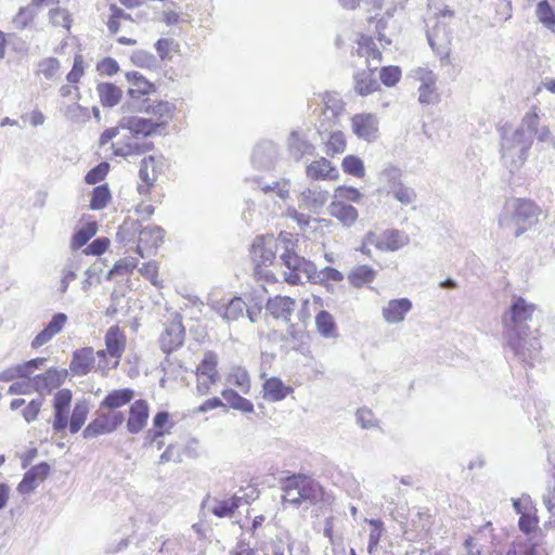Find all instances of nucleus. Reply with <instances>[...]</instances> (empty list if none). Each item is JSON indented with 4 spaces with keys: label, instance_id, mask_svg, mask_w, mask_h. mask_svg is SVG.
<instances>
[{
    "label": "nucleus",
    "instance_id": "obj_16",
    "mask_svg": "<svg viewBox=\"0 0 555 555\" xmlns=\"http://www.w3.org/2000/svg\"><path fill=\"white\" fill-rule=\"evenodd\" d=\"M72 399L73 395L69 389H61L54 395V421L52 426L55 431H62L67 427Z\"/></svg>",
    "mask_w": 555,
    "mask_h": 555
},
{
    "label": "nucleus",
    "instance_id": "obj_35",
    "mask_svg": "<svg viewBox=\"0 0 555 555\" xmlns=\"http://www.w3.org/2000/svg\"><path fill=\"white\" fill-rule=\"evenodd\" d=\"M95 91L103 107H114L122 98V90L112 82H99Z\"/></svg>",
    "mask_w": 555,
    "mask_h": 555
},
{
    "label": "nucleus",
    "instance_id": "obj_20",
    "mask_svg": "<svg viewBox=\"0 0 555 555\" xmlns=\"http://www.w3.org/2000/svg\"><path fill=\"white\" fill-rule=\"evenodd\" d=\"M119 127L129 130L135 138H138L139 134L150 137L158 131L157 124L154 122V119L138 116L122 117L119 120Z\"/></svg>",
    "mask_w": 555,
    "mask_h": 555
},
{
    "label": "nucleus",
    "instance_id": "obj_29",
    "mask_svg": "<svg viewBox=\"0 0 555 555\" xmlns=\"http://www.w3.org/2000/svg\"><path fill=\"white\" fill-rule=\"evenodd\" d=\"M94 351L91 347L77 349L73 353V359L69 364V370L74 375L85 376L93 366Z\"/></svg>",
    "mask_w": 555,
    "mask_h": 555
},
{
    "label": "nucleus",
    "instance_id": "obj_58",
    "mask_svg": "<svg viewBox=\"0 0 555 555\" xmlns=\"http://www.w3.org/2000/svg\"><path fill=\"white\" fill-rule=\"evenodd\" d=\"M393 196L402 205H410L416 199V193L412 188H409L401 183L397 185L393 190L388 192Z\"/></svg>",
    "mask_w": 555,
    "mask_h": 555
},
{
    "label": "nucleus",
    "instance_id": "obj_63",
    "mask_svg": "<svg viewBox=\"0 0 555 555\" xmlns=\"http://www.w3.org/2000/svg\"><path fill=\"white\" fill-rule=\"evenodd\" d=\"M77 270L78 268L74 262H69L63 268L59 287L61 294H65L69 284L77 279Z\"/></svg>",
    "mask_w": 555,
    "mask_h": 555
},
{
    "label": "nucleus",
    "instance_id": "obj_26",
    "mask_svg": "<svg viewBox=\"0 0 555 555\" xmlns=\"http://www.w3.org/2000/svg\"><path fill=\"white\" fill-rule=\"evenodd\" d=\"M126 79L131 85L128 90V94L131 98V105L135 107V100H139L142 95H149L155 92V86L150 82L142 74L139 72H128L126 73Z\"/></svg>",
    "mask_w": 555,
    "mask_h": 555
},
{
    "label": "nucleus",
    "instance_id": "obj_36",
    "mask_svg": "<svg viewBox=\"0 0 555 555\" xmlns=\"http://www.w3.org/2000/svg\"><path fill=\"white\" fill-rule=\"evenodd\" d=\"M263 397L269 401L276 402L284 400L291 392H293V388L286 386L282 379L278 377L268 378L263 385Z\"/></svg>",
    "mask_w": 555,
    "mask_h": 555
},
{
    "label": "nucleus",
    "instance_id": "obj_8",
    "mask_svg": "<svg viewBox=\"0 0 555 555\" xmlns=\"http://www.w3.org/2000/svg\"><path fill=\"white\" fill-rule=\"evenodd\" d=\"M125 421L122 412L113 411L100 414L83 429L82 436L86 439L95 438L101 435L111 434Z\"/></svg>",
    "mask_w": 555,
    "mask_h": 555
},
{
    "label": "nucleus",
    "instance_id": "obj_64",
    "mask_svg": "<svg viewBox=\"0 0 555 555\" xmlns=\"http://www.w3.org/2000/svg\"><path fill=\"white\" fill-rule=\"evenodd\" d=\"M49 18L52 25L54 26H62L66 29H69L70 27V15L69 13L61 8H55L50 10L49 12Z\"/></svg>",
    "mask_w": 555,
    "mask_h": 555
},
{
    "label": "nucleus",
    "instance_id": "obj_2",
    "mask_svg": "<svg viewBox=\"0 0 555 555\" xmlns=\"http://www.w3.org/2000/svg\"><path fill=\"white\" fill-rule=\"evenodd\" d=\"M541 209L533 202L516 198L507 202L499 217V227L519 237L539 222Z\"/></svg>",
    "mask_w": 555,
    "mask_h": 555
},
{
    "label": "nucleus",
    "instance_id": "obj_43",
    "mask_svg": "<svg viewBox=\"0 0 555 555\" xmlns=\"http://www.w3.org/2000/svg\"><path fill=\"white\" fill-rule=\"evenodd\" d=\"M401 178L402 170L392 164H386L378 173V182L384 185L387 192L400 185L402 183Z\"/></svg>",
    "mask_w": 555,
    "mask_h": 555
},
{
    "label": "nucleus",
    "instance_id": "obj_34",
    "mask_svg": "<svg viewBox=\"0 0 555 555\" xmlns=\"http://www.w3.org/2000/svg\"><path fill=\"white\" fill-rule=\"evenodd\" d=\"M330 215L340 221L345 227H351L358 219V210L350 204L341 201L333 202L328 206Z\"/></svg>",
    "mask_w": 555,
    "mask_h": 555
},
{
    "label": "nucleus",
    "instance_id": "obj_50",
    "mask_svg": "<svg viewBox=\"0 0 555 555\" xmlns=\"http://www.w3.org/2000/svg\"><path fill=\"white\" fill-rule=\"evenodd\" d=\"M315 324L322 336L332 337L335 335L336 325L330 312L325 310L320 311L315 317Z\"/></svg>",
    "mask_w": 555,
    "mask_h": 555
},
{
    "label": "nucleus",
    "instance_id": "obj_6",
    "mask_svg": "<svg viewBox=\"0 0 555 555\" xmlns=\"http://www.w3.org/2000/svg\"><path fill=\"white\" fill-rule=\"evenodd\" d=\"M289 233H281L278 238L273 235H260L257 236L250 247V255L255 262V274L262 272V267H268L273 263L275 255L280 249H283L284 236Z\"/></svg>",
    "mask_w": 555,
    "mask_h": 555
},
{
    "label": "nucleus",
    "instance_id": "obj_55",
    "mask_svg": "<svg viewBox=\"0 0 555 555\" xmlns=\"http://www.w3.org/2000/svg\"><path fill=\"white\" fill-rule=\"evenodd\" d=\"M218 364V357L214 351H207L199 365L196 369L197 375H214L218 374L216 367Z\"/></svg>",
    "mask_w": 555,
    "mask_h": 555
},
{
    "label": "nucleus",
    "instance_id": "obj_40",
    "mask_svg": "<svg viewBox=\"0 0 555 555\" xmlns=\"http://www.w3.org/2000/svg\"><path fill=\"white\" fill-rule=\"evenodd\" d=\"M376 31L378 35V41L383 47L389 46L392 43V36L398 31L397 22L393 20L392 15L387 14L379 18L376 22Z\"/></svg>",
    "mask_w": 555,
    "mask_h": 555
},
{
    "label": "nucleus",
    "instance_id": "obj_9",
    "mask_svg": "<svg viewBox=\"0 0 555 555\" xmlns=\"http://www.w3.org/2000/svg\"><path fill=\"white\" fill-rule=\"evenodd\" d=\"M366 243L382 251H396L409 243V236L395 229L386 230L382 234L370 231L366 233Z\"/></svg>",
    "mask_w": 555,
    "mask_h": 555
},
{
    "label": "nucleus",
    "instance_id": "obj_28",
    "mask_svg": "<svg viewBox=\"0 0 555 555\" xmlns=\"http://www.w3.org/2000/svg\"><path fill=\"white\" fill-rule=\"evenodd\" d=\"M296 302L287 296H275L270 298L267 302V311L274 318L289 322L291 317L295 310Z\"/></svg>",
    "mask_w": 555,
    "mask_h": 555
},
{
    "label": "nucleus",
    "instance_id": "obj_38",
    "mask_svg": "<svg viewBox=\"0 0 555 555\" xmlns=\"http://www.w3.org/2000/svg\"><path fill=\"white\" fill-rule=\"evenodd\" d=\"M134 397V391L130 388L115 389L108 392L102 400L100 408L115 410L128 404Z\"/></svg>",
    "mask_w": 555,
    "mask_h": 555
},
{
    "label": "nucleus",
    "instance_id": "obj_47",
    "mask_svg": "<svg viewBox=\"0 0 555 555\" xmlns=\"http://www.w3.org/2000/svg\"><path fill=\"white\" fill-rule=\"evenodd\" d=\"M98 224L96 222H88L78 229L72 237L70 247L76 250L85 246L91 237L96 234Z\"/></svg>",
    "mask_w": 555,
    "mask_h": 555
},
{
    "label": "nucleus",
    "instance_id": "obj_11",
    "mask_svg": "<svg viewBox=\"0 0 555 555\" xmlns=\"http://www.w3.org/2000/svg\"><path fill=\"white\" fill-rule=\"evenodd\" d=\"M185 330L181 317H176L170 323L166 324L164 332L159 337L162 350L169 354L183 345Z\"/></svg>",
    "mask_w": 555,
    "mask_h": 555
},
{
    "label": "nucleus",
    "instance_id": "obj_57",
    "mask_svg": "<svg viewBox=\"0 0 555 555\" xmlns=\"http://www.w3.org/2000/svg\"><path fill=\"white\" fill-rule=\"evenodd\" d=\"M131 62L139 67L153 68L157 66L156 57L147 51L135 50L130 56Z\"/></svg>",
    "mask_w": 555,
    "mask_h": 555
},
{
    "label": "nucleus",
    "instance_id": "obj_42",
    "mask_svg": "<svg viewBox=\"0 0 555 555\" xmlns=\"http://www.w3.org/2000/svg\"><path fill=\"white\" fill-rule=\"evenodd\" d=\"M222 398L227 404L245 414L254 413V404L250 400L242 397L237 391L233 389H224L221 391Z\"/></svg>",
    "mask_w": 555,
    "mask_h": 555
},
{
    "label": "nucleus",
    "instance_id": "obj_30",
    "mask_svg": "<svg viewBox=\"0 0 555 555\" xmlns=\"http://www.w3.org/2000/svg\"><path fill=\"white\" fill-rule=\"evenodd\" d=\"M330 198V193L318 186L309 188L301 192L299 196L300 205L307 209L317 211L323 207Z\"/></svg>",
    "mask_w": 555,
    "mask_h": 555
},
{
    "label": "nucleus",
    "instance_id": "obj_4",
    "mask_svg": "<svg viewBox=\"0 0 555 555\" xmlns=\"http://www.w3.org/2000/svg\"><path fill=\"white\" fill-rule=\"evenodd\" d=\"M138 234L139 245L137 247L138 253L143 257L141 251L142 247L153 248L157 247L164 238L165 231L158 225L141 227V223L134 219H126L119 227L117 235H124V238L131 240Z\"/></svg>",
    "mask_w": 555,
    "mask_h": 555
},
{
    "label": "nucleus",
    "instance_id": "obj_24",
    "mask_svg": "<svg viewBox=\"0 0 555 555\" xmlns=\"http://www.w3.org/2000/svg\"><path fill=\"white\" fill-rule=\"evenodd\" d=\"M299 492H300V504L308 502L313 505L323 500L324 490L321 485L313 478L298 474Z\"/></svg>",
    "mask_w": 555,
    "mask_h": 555
},
{
    "label": "nucleus",
    "instance_id": "obj_45",
    "mask_svg": "<svg viewBox=\"0 0 555 555\" xmlns=\"http://www.w3.org/2000/svg\"><path fill=\"white\" fill-rule=\"evenodd\" d=\"M375 276L376 271L373 268L366 264H362L353 268L350 271L348 274V281L353 287L360 288L363 285L371 283Z\"/></svg>",
    "mask_w": 555,
    "mask_h": 555
},
{
    "label": "nucleus",
    "instance_id": "obj_54",
    "mask_svg": "<svg viewBox=\"0 0 555 555\" xmlns=\"http://www.w3.org/2000/svg\"><path fill=\"white\" fill-rule=\"evenodd\" d=\"M34 390L42 393L50 392L52 389L57 388L52 369H49L43 374H38L34 378Z\"/></svg>",
    "mask_w": 555,
    "mask_h": 555
},
{
    "label": "nucleus",
    "instance_id": "obj_22",
    "mask_svg": "<svg viewBox=\"0 0 555 555\" xmlns=\"http://www.w3.org/2000/svg\"><path fill=\"white\" fill-rule=\"evenodd\" d=\"M50 472V465L46 462H41L30 469H28L22 479V481L17 486V491L21 494H29L33 492L37 486L39 480H43Z\"/></svg>",
    "mask_w": 555,
    "mask_h": 555
},
{
    "label": "nucleus",
    "instance_id": "obj_5",
    "mask_svg": "<svg viewBox=\"0 0 555 555\" xmlns=\"http://www.w3.org/2000/svg\"><path fill=\"white\" fill-rule=\"evenodd\" d=\"M532 142L524 139L521 133L504 134L501 139V153L504 165L514 171L519 169L528 158Z\"/></svg>",
    "mask_w": 555,
    "mask_h": 555
},
{
    "label": "nucleus",
    "instance_id": "obj_59",
    "mask_svg": "<svg viewBox=\"0 0 555 555\" xmlns=\"http://www.w3.org/2000/svg\"><path fill=\"white\" fill-rule=\"evenodd\" d=\"M60 69V62L56 57H46L38 63V75H43L48 80L52 79Z\"/></svg>",
    "mask_w": 555,
    "mask_h": 555
},
{
    "label": "nucleus",
    "instance_id": "obj_32",
    "mask_svg": "<svg viewBox=\"0 0 555 555\" xmlns=\"http://www.w3.org/2000/svg\"><path fill=\"white\" fill-rule=\"evenodd\" d=\"M357 53L366 59V67L377 66L382 61V52L377 48L374 39L369 36H361L358 41Z\"/></svg>",
    "mask_w": 555,
    "mask_h": 555
},
{
    "label": "nucleus",
    "instance_id": "obj_56",
    "mask_svg": "<svg viewBox=\"0 0 555 555\" xmlns=\"http://www.w3.org/2000/svg\"><path fill=\"white\" fill-rule=\"evenodd\" d=\"M37 11L31 5L21 8L13 18V24L17 29L26 28L36 17Z\"/></svg>",
    "mask_w": 555,
    "mask_h": 555
},
{
    "label": "nucleus",
    "instance_id": "obj_33",
    "mask_svg": "<svg viewBox=\"0 0 555 555\" xmlns=\"http://www.w3.org/2000/svg\"><path fill=\"white\" fill-rule=\"evenodd\" d=\"M106 351L111 357L120 358L125 351L126 336L117 325L111 326L105 334Z\"/></svg>",
    "mask_w": 555,
    "mask_h": 555
},
{
    "label": "nucleus",
    "instance_id": "obj_51",
    "mask_svg": "<svg viewBox=\"0 0 555 555\" xmlns=\"http://www.w3.org/2000/svg\"><path fill=\"white\" fill-rule=\"evenodd\" d=\"M228 380L238 387L245 395L250 390L249 375L247 371L241 366H235L231 370Z\"/></svg>",
    "mask_w": 555,
    "mask_h": 555
},
{
    "label": "nucleus",
    "instance_id": "obj_37",
    "mask_svg": "<svg viewBox=\"0 0 555 555\" xmlns=\"http://www.w3.org/2000/svg\"><path fill=\"white\" fill-rule=\"evenodd\" d=\"M324 107L319 121L331 122L337 125L338 117L344 112V103L335 95L325 94L323 98Z\"/></svg>",
    "mask_w": 555,
    "mask_h": 555
},
{
    "label": "nucleus",
    "instance_id": "obj_25",
    "mask_svg": "<svg viewBox=\"0 0 555 555\" xmlns=\"http://www.w3.org/2000/svg\"><path fill=\"white\" fill-rule=\"evenodd\" d=\"M149 418V404L145 400H135L129 410L127 429L131 434L140 433L146 425Z\"/></svg>",
    "mask_w": 555,
    "mask_h": 555
},
{
    "label": "nucleus",
    "instance_id": "obj_7",
    "mask_svg": "<svg viewBox=\"0 0 555 555\" xmlns=\"http://www.w3.org/2000/svg\"><path fill=\"white\" fill-rule=\"evenodd\" d=\"M317 132L324 145V152L328 156L343 154L346 150L345 134L337 128V125L331 122L319 121Z\"/></svg>",
    "mask_w": 555,
    "mask_h": 555
},
{
    "label": "nucleus",
    "instance_id": "obj_44",
    "mask_svg": "<svg viewBox=\"0 0 555 555\" xmlns=\"http://www.w3.org/2000/svg\"><path fill=\"white\" fill-rule=\"evenodd\" d=\"M298 474L287 477L282 482L283 501L289 503L294 507L300 506V492Z\"/></svg>",
    "mask_w": 555,
    "mask_h": 555
},
{
    "label": "nucleus",
    "instance_id": "obj_46",
    "mask_svg": "<svg viewBox=\"0 0 555 555\" xmlns=\"http://www.w3.org/2000/svg\"><path fill=\"white\" fill-rule=\"evenodd\" d=\"M89 413V403L81 400L75 403L70 420L67 424L72 434L78 433L85 424Z\"/></svg>",
    "mask_w": 555,
    "mask_h": 555
},
{
    "label": "nucleus",
    "instance_id": "obj_60",
    "mask_svg": "<svg viewBox=\"0 0 555 555\" xmlns=\"http://www.w3.org/2000/svg\"><path fill=\"white\" fill-rule=\"evenodd\" d=\"M344 275L340 271L337 269H334L332 267H325L322 270H318L315 268V274L313 278L314 284H322L326 281H333V282H340L343 281Z\"/></svg>",
    "mask_w": 555,
    "mask_h": 555
},
{
    "label": "nucleus",
    "instance_id": "obj_39",
    "mask_svg": "<svg viewBox=\"0 0 555 555\" xmlns=\"http://www.w3.org/2000/svg\"><path fill=\"white\" fill-rule=\"evenodd\" d=\"M242 498L233 495L225 500L214 499L209 511L217 517H230L241 506Z\"/></svg>",
    "mask_w": 555,
    "mask_h": 555
},
{
    "label": "nucleus",
    "instance_id": "obj_48",
    "mask_svg": "<svg viewBox=\"0 0 555 555\" xmlns=\"http://www.w3.org/2000/svg\"><path fill=\"white\" fill-rule=\"evenodd\" d=\"M539 120L540 118L534 111L528 112L524 116L520 126L514 132L521 133L524 139L528 138L529 141L533 142L534 134L539 129Z\"/></svg>",
    "mask_w": 555,
    "mask_h": 555
},
{
    "label": "nucleus",
    "instance_id": "obj_18",
    "mask_svg": "<svg viewBox=\"0 0 555 555\" xmlns=\"http://www.w3.org/2000/svg\"><path fill=\"white\" fill-rule=\"evenodd\" d=\"M278 158V146L272 141L258 143L251 154L253 166L257 169H271Z\"/></svg>",
    "mask_w": 555,
    "mask_h": 555
},
{
    "label": "nucleus",
    "instance_id": "obj_52",
    "mask_svg": "<svg viewBox=\"0 0 555 555\" xmlns=\"http://www.w3.org/2000/svg\"><path fill=\"white\" fill-rule=\"evenodd\" d=\"M535 14L541 24L550 30H555V13L546 0L538 3Z\"/></svg>",
    "mask_w": 555,
    "mask_h": 555
},
{
    "label": "nucleus",
    "instance_id": "obj_14",
    "mask_svg": "<svg viewBox=\"0 0 555 555\" xmlns=\"http://www.w3.org/2000/svg\"><path fill=\"white\" fill-rule=\"evenodd\" d=\"M286 146L289 156L296 162L301 160L305 156L313 155L315 150L302 129L291 131L286 139Z\"/></svg>",
    "mask_w": 555,
    "mask_h": 555
},
{
    "label": "nucleus",
    "instance_id": "obj_10",
    "mask_svg": "<svg viewBox=\"0 0 555 555\" xmlns=\"http://www.w3.org/2000/svg\"><path fill=\"white\" fill-rule=\"evenodd\" d=\"M164 158L163 156L150 155L141 160L139 169V178L142 184H139L137 190L141 195L149 193L150 188L155 184L158 176L163 170Z\"/></svg>",
    "mask_w": 555,
    "mask_h": 555
},
{
    "label": "nucleus",
    "instance_id": "obj_31",
    "mask_svg": "<svg viewBox=\"0 0 555 555\" xmlns=\"http://www.w3.org/2000/svg\"><path fill=\"white\" fill-rule=\"evenodd\" d=\"M428 43L430 48L439 55L441 59L449 55V38L446 33V26L437 24L431 30H428L426 34Z\"/></svg>",
    "mask_w": 555,
    "mask_h": 555
},
{
    "label": "nucleus",
    "instance_id": "obj_21",
    "mask_svg": "<svg viewBox=\"0 0 555 555\" xmlns=\"http://www.w3.org/2000/svg\"><path fill=\"white\" fill-rule=\"evenodd\" d=\"M411 309L412 301L409 298L391 299L383 308L382 314L388 324H397L404 321Z\"/></svg>",
    "mask_w": 555,
    "mask_h": 555
},
{
    "label": "nucleus",
    "instance_id": "obj_61",
    "mask_svg": "<svg viewBox=\"0 0 555 555\" xmlns=\"http://www.w3.org/2000/svg\"><path fill=\"white\" fill-rule=\"evenodd\" d=\"M401 78V69L398 66H384L379 72V79L386 87L396 86Z\"/></svg>",
    "mask_w": 555,
    "mask_h": 555
},
{
    "label": "nucleus",
    "instance_id": "obj_62",
    "mask_svg": "<svg viewBox=\"0 0 555 555\" xmlns=\"http://www.w3.org/2000/svg\"><path fill=\"white\" fill-rule=\"evenodd\" d=\"M109 170V164L102 162L92 169H90L85 176V182L87 184H95L105 179Z\"/></svg>",
    "mask_w": 555,
    "mask_h": 555
},
{
    "label": "nucleus",
    "instance_id": "obj_19",
    "mask_svg": "<svg viewBox=\"0 0 555 555\" xmlns=\"http://www.w3.org/2000/svg\"><path fill=\"white\" fill-rule=\"evenodd\" d=\"M210 307L224 321L233 322L244 315L246 304L241 297H233L227 302L215 301Z\"/></svg>",
    "mask_w": 555,
    "mask_h": 555
},
{
    "label": "nucleus",
    "instance_id": "obj_27",
    "mask_svg": "<svg viewBox=\"0 0 555 555\" xmlns=\"http://www.w3.org/2000/svg\"><path fill=\"white\" fill-rule=\"evenodd\" d=\"M377 66L366 67L359 70L353 76L354 91L362 96L369 95L378 90L379 83L376 79L375 72Z\"/></svg>",
    "mask_w": 555,
    "mask_h": 555
},
{
    "label": "nucleus",
    "instance_id": "obj_23",
    "mask_svg": "<svg viewBox=\"0 0 555 555\" xmlns=\"http://www.w3.org/2000/svg\"><path fill=\"white\" fill-rule=\"evenodd\" d=\"M154 147L152 142H140L138 138L131 137L124 143H112L111 149L115 156L130 157L140 156Z\"/></svg>",
    "mask_w": 555,
    "mask_h": 555
},
{
    "label": "nucleus",
    "instance_id": "obj_41",
    "mask_svg": "<svg viewBox=\"0 0 555 555\" xmlns=\"http://www.w3.org/2000/svg\"><path fill=\"white\" fill-rule=\"evenodd\" d=\"M307 176L315 180L334 179L337 177V171L326 158L322 157L319 160L312 162L307 167Z\"/></svg>",
    "mask_w": 555,
    "mask_h": 555
},
{
    "label": "nucleus",
    "instance_id": "obj_1",
    "mask_svg": "<svg viewBox=\"0 0 555 555\" xmlns=\"http://www.w3.org/2000/svg\"><path fill=\"white\" fill-rule=\"evenodd\" d=\"M534 311L533 304H529L522 297H514L502 319L506 345L520 361L528 364L537 361L541 352L539 337L530 331L528 324Z\"/></svg>",
    "mask_w": 555,
    "mask_h": 555
},
{
    "label": "nucleus",
    "instance_id": "obj_53",
    "mask_svg": "<svg viewBox=\"0 0 555 555\" xmlns=\"http://www.w3.org/2000/svg\"><path fill=\"white\" fill-rule=\"evenodd\" d=\"M341 167L344 172L357 178H363L365 175L363 160L354 155L346 156L343 159Z\"/></svg>",
    "mask_w": 555,
    "mask_h": 555
},
{
    "label": "nucleus",
    "instance_id": "obj_49",
    "mask_svg": "<svg viewBox=\"0 0 555 555\" xmlns=\"http://www.w3.org/2000/svg\"><path fill=\"white\" fill-rule=\"evenodd\" d=\"M111 197L112 195L107 184L95 186L92 191L90 208L92 210L104 209L111 201Z\"/></svg>",
    "mask_w": 555,
    "mask_h": 555
},
{
    "label": "nucleus",
    "instance_id": "obj_12",
    "mask_svg": "<svg viewBox=\"0 0 555 555\" xmlns=\"http://www.w3.org/2000/svg\"><path fill=\"white\" fill-rule=\"evenodd\" d=\"M253 183L255 190H259L279 208H281V202L289 196V183L286 180L267 182L262 178H255Z\"/></svg>",
    "mask_w": 555,
    "mask_h": 555
},
{
    "label": "nucleus",
    "instance_id": "obj_15",
    "mask_svg": "<svg viewBox=\"0 0 555 555\" xmlns=\"http://www.w3.org/2000/svg\"><path fill=\"white\" fill-rule=\"evenodd\" d=\"M414 78L421 82L418 88V101L422 104L435 103L438 99L436 82L437 76L433 70L418 67L414 70Z\"/></svg>",
    "mask_w": 555,
    "mask_h": 555
},
{
    "label": "nucleus",
    "instance_id": "obj_17",
    "mask_svg": "<svg viewBox=\"0 0 555 555\" xmlns=\"http://www.w3.org/2000/svg\"><path fill=\"white\" fill-rule=\"evenodd\" d=\"M353 133L362 140L373 142L377 139L378 120L373 114H357L351 118Z\"/></svg>",
    "mask_w": 555,
    "mask_h": 555
},
{
    "label": "nucleus",
    "instance_id": "obj_13",
    "mask_svg": "<svg viewBox=\"0 0 555 555\" xmlns=\"http://www.w3.org/2000/svg\"><path fill=\"white\" fill-rule=\"evenodd\" d=\"M135 109L155 116L156 120L154 122L157 124L159 129L167 127L173 116L175 106L166 101L151 103L150 99H144L135 105Z\"/></svg>",
    "mask_w": 555,
    "mask_h": 555
},
{
    "label": "nucleus",
    "instance_id": "obj_3",
    "mask_svg": "<svg viewBox=\"0 0 555 555\" xmlns=\"http://www.w3.org/2000/svg\"><path fill=\"white\" fill-rule=\"evenodd\" d=\"M284 238L283 251L280 255V260L286 268L284 280L292 285L304 284L305 282L313 283L317 266L293 250L295 245L293 237L285 235Z\"/></svg>",
    "mask_w": 555,
    "mask_h": 555
}]
</instances>
